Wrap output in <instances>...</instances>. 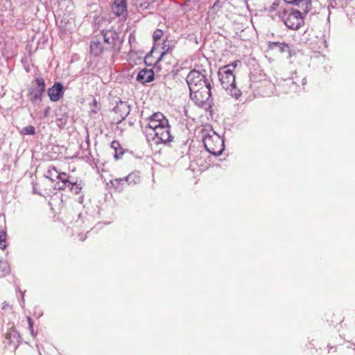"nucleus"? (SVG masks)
<instances>
[{"label": "nucleus", "instance_id": "1", "mask_svg": "<svg viewBox=\"0 0 355 355\" xmlns=\"http://www.w3.org/2000/svg\"><path fill=\"white\" fill-rule=\"evenodd\" d=\"M190 96L196 104H202L211 95V71L204 69H193L187 76Z\"/></svg>", "mask_w": 355, "mask_h": 355}, {"label": "nucleus", "instance_id": "2", "mask_svg": "<svg viewBox=\"0 0 355 355\" xmlns=\"http://www.w3.org/2000/svg\"><path fill=\"white\" fill-rule=\"evenodd\" d=\"M220 84L224 89L232 97L239 98L241 92L236 86L235 75L227 67H220L218 71Z\"/></svg>", "mask_w": 355, "mask_h": 355}, {"label": "nucleus", "instance_id": "3", "mask_svg": "<svg viewBox=\"0 0 355 355\" xmlns=\"http://www.w3.org/2000/svg\"><path fill=\"white\" fill-rule=\"evenodd\" d=\"M302 12L293 8L283 9L279 17L289 29L298 30L304 23Z\"/></svg>", "mask_w": 355, "mask_h": 355}, {"label": "nucleus", "instance_id": "4", "mask_svg": "<svg viewBox=\"0 0 355 355\" xmlns=\"http://www.w3.org/2000/svg\"><path fill=\"white\" fill-rule=\"evenodd\" d=\"M202 141L206 150L211 154L218 156L224 150L223 139L215 132L212 135L203 130L202 132Z\"/></svg>", "mask_w": 355, "mask_h": 355}, {"label": "nucleus", "instance_id": "5", "mask_svg": "<svg viewBox=\"0 0 355 355\" xmlns=\"http://www.w3.org/2000/svg\"><path fill=\"white\" fill-rule=\"evenodd\" d=\"M157 139L164 144L170 142L173 139L168 119L158 112H157Z\"/></svg>", "mask_w": 355, "mask_h": 355}, {"label": "nucleus", "instance_id": "6", "mask_svg": "<svg viewBox=\"0 0 355 355\" xmlns=\"http://www.w3.org/2000/svg\"><path fill=\"white\" fill-rule=\"evenodd\" d=\"M155 113H153L150 117V122L148 123L143 129V132L149 146L152 148L153 142L155 139Z\"/></svg>", "mask_w": 355, "mask_h": 355}, {"label": "nucleus", "instance_id": "7", "mask_svg": "<svg viewBox=\"0 0 355 355\" xmlns=\"http://www.w3.org/2000/svg\"><path fill=\"white\" fill-rule=\"evenodd\" d=\"M45 90V83L42 78H37L33 85L29 89V94L32 100L40 99Z\"/></svg>", "mask_w": 355, "mask_h": 355}, {"label": "nucleus", "instance_id": "8", "mask_svg": "<svg viewBox=\"0 0 355 355\" xmlns=\"http://www.w3.org/2000/svg\"><path fill=\"white\" fill-rule=\"evenodd\" d=\"M48 95L51 101L56 102L59 101L64 94V87L60 83H55L48 89Z\"/></svg>", "mask_w": 355, "mask_h": 355}, {"label": "nucleus", "instance_id": "9", "mask_svg": "<svg viewBox=\"0 0 355 355\" xmlns=\"http://www.w3.org/2000/svg\"><path fill=\"white\" fill-rule=\"evenodd\" d=\"M116 33L112 31H102L100 33L97 34L96 36L97 39L100 40L101 42H103V44H106L107 46L112 45L115 40Z\"/></svg>", "mask_w": 355, "mask_h": 355}, {"label": "nucleus", "instance_id": "10", "mask_svg": "<svg viewBox=\"0 0 355 355\" xmlns=\"http://www.w3.org/2000/svg\"><path fill=\"white\" fill-rule=\"evenodd\" d=\"M154 75L155 73L153 68H145L139 72L137 79L142 83H149L153 80Z\"/></svg>", "mask_w": 355, "mask_h": 355}, {"label": "nucleus", "instance_id": "11", "mask_svg": "<svg viewBox=\"0 0 355 355\" xmlns=\"http://www.w3.org/2000/svg\"><path fill=\"white\" fill-rule=\"evenodd\" d=\"M112 12L116 16H123L127 12L125 0H114L112 6Z\"/></svg>", "mask_w": 355, "mask_h": 355}, {"label": "nucleus", "instance_id": "12", "mask_svg": "<svg viewBox=\"0 0 355 355\" xmlns=\"http://www.w3.org/2000/svg\"><path fill=\"white\" fill-rule=\"evenodd\" d=\"M114 111L119 114L121 119H124L130 112V106L127 102L119 101L114 108Z\"/></svg>", "mask_w": 355, "mask_h": 355}, {"label": "nucleus", "instance_id": "13", "mask_svg": "<svg viewBox=\"0 0 355 355\" xmlns=\"http://www.w3.org/2000/svg\"><path fill=\"white\" fill-rule=\"evenodd\" d=\"M106 48L103 42H101L99 40L97 39V37L95 35L90 43V51L91 53L94 55H99L103 50Z\"/></svg>", "mask_w": 355, "mask_h": 355}, {"label": "nucleus", "instance_id": "14", "mask_svg": "<svg viewBox=\"0 0 355 355\" xmlns=\"http://www.w3.org/2000/svg\"><path fill=\"white\" fill-rule=\"evenodd\" d=\"M114 182L118 183L126 182L129 185H135L140 182V175L139 173L135 172L129 174L124 179H116Z\"/></svg>", "mask_w": 355, "mask_h": 355}, {"label": "nucleus", "instance_id": "15", "mask_svg": "<svg viewBox=\"0 0 355 355\" xmlns=\"http://www.w3.org/2000/svg\"><path fill=\"white\" fill-rule=\"evenodd\" d=\"M166 42L163 43V46H162L161 55L157 59V71L161 69V65L159 64L162 62L166 57H170L171 55L168 53V50L170 49V46L166 44Z\"/></svg>", "mask_w": 355, "mask_h": 355}, {"label": "nucleus", "instance_id": "16", "mask_svg": "<svg viewBox=\"0 0 355 355\" xmlns=\"http://www.w3.org/2000/svg\"><path fill=\"white\" fill-rule=\"evenodd\" d=\"M56 179L61 182V184H58V189L64 190L67 188L68 185H70L71 181L68 180L67 175L65 173H59V176H57Z\"/></svg>", "mask_w": 355, "mask_h": 355}, {"label": "nucleus", "instance_id": "17", "mask_svg": "<svg viewBox=\"0 0 355 355\" xmlns=\"http://www.w3.org/2000/svg\"><path fill=\"white\" fill-rule=\"evenodd\" d=\"M272 49H277L279 52H290V46L288 44L281 42H272L270 44Z\"/></svg>", "mask_w": 355, "mask_h": 355}, {"label": "nucleus", "instance_id": "18", "mask_svg": "<svg viewBox=\"0 0 355 355\" xmlns=\"http://www.w3.org/2000/svg\"><path fill=\"white\" fill-rule=\"evenodd\" d=\"M152 38H153V45L152 46V49L150 50V51L145 56V58H144V62L145 63L147 64V65H152V64H155V63L153 64L152 62L149 61V60L152 57V54L154 51V50L155 49V31H154L152 34Z\"/></svg>", "mask_w": 355, "mask_h": 355}, {"label": "nucleus", "instance_id": "19", "mask_svg": "<svg viewBox=\"0 0 355 355\" xmlns=\"http://www.w3.org/2000/svg\"><path fill=\"white\" fill-rule=\"evenodd\" d=\"M57 176H59V172L56 168L55 166H49L45 177L53 181L57 178Z\"/></svg>", "mask_w": 355, "mask_h": 355}, {"label": "nucleus", "instance_id": "20", "mask_svg": "<svg viewBox=\"0 0 355 355\" xmlns=\"http://www.w3.org/2000/svg\"><path fill=\"white\" fill-rule=\"evenodd\" d=\"M133 5L137 8L144 10L148 8L149 3L148 0H134Z\"/></svg>", "mask_w": 355, "mask_h": 355}, {"label": "nucleus", "instance_id": "21", "mask_svg": "<svg viewBox=\"0 0 355 355\" xmlns=\"http://www.w3.org/2000/svg\"><path fill=\"white\" fill-rule=\"evenodd\" d=\"M67 188H69L73 193L75 194L80 193L82 187L80 184H78L76 182H70V185L67 186Z\"/></svg>", "mask_w": 355, "mask_h": 355}, {"label": "nucleus", "instance_id": "22", "mask_svg": "<svg viewBox=\"0 0 355 355\" xmlns=\"http://www.w3.org/2000/svg\"><path fill=\"white\" fill-rule=\"evenodd\" d=\"M23 135H33L35 134V128L32 125H28L24 128L21 131Z\"/></svg>", "mask_w": 355, "mask_h": 355}, {"label": "nucleus", "instance_id": "23", "mask_svg": "<svg viewBox=\"0 0 355 355\" xmlns=\"http://www.w3.org/2000/svg\"><path fill=\"white\" fill-rule=\"evenodd\" d=\"M6 232H0V248L5 249L6 248Z\"/></svg>", "mask_w": 355, "mask_h": 355}, {"label": "nucleus", "instance_id": "24", "mask_svg": "<svg viewBox=\"0 0 355 355\" xmlns=\"http://www.w3.org/2000/svg\"><path fill=\"white\" fill-rule=\"evenodd\" d=\"M99 110L100 108L96 100L94 99L92 103L91 104V112L94 113H97L99 111Z\"/></svg>", "mask_w": 355, "mask_h": 355}, {"label": "nucleus", "instance_id": "25", "mask_svg": "<svg viewBox=\"0 0 355 355\" xmlns=\"http://www.w3.org/2000/svg\"><path fill=\"white\" fill-rule=\"evenodd\" d=\"M240 64L241 62L239 60H236L231 64L223 66V67H227V69H230V71H233V70L237 67V65Z\"/></svg>", "mask_w": 355, "mask_h": 355}, {"label": "nucleus", "instance_id": "26", "mask_svg": "<svg viewBox=\"0 0 355 355\" xmlns=\"http://www.w3.org/2000/svg\"><path fill=\"white\" fill-rule=\"evenodd\" d=\"M28 322L31 334L33 336V323L30 317H28Z\"/></svg>", "mask_w": 355, "mask_h": 355}, {"label": "nucleus", "instance_id": "27", "mask_svg": "<svg viewBox=\"0 0 355 355\" xmlns=\"http://www.w3.org/2000/svg\"><path fill=\"white\" fill-rule=\"evenodd\" d=\"M279 0H276L275 1H274L271 6V9L272 10H276L277 7L279 6Z\"/></svg>", "mask_w": 355, "mask_h": 355}, {"label": "nucleus", "instance_id": "28", "mask_svg": "<svg viewBox=\"0 0 355 355\" xmlns=\"http://www.w3.org/2000/svg\"><path fill=\"white\" fill-rule=\"evenodd\" d=\"M119 146V143L116 141H113L111 144V147L116 150L117 148Z\"/></svg>", "mask_w": 355, "mask_h": 355}, {"label": "nucleus", "instance_id": "29", "mask_svg": "<svg viewBox=\"0 0 355 355\" xmlns=\"http://www.w3.org/2000/svg\"><path fill=\"white\" fill-rule=\"evenodd\" d=\"M162 34V31L161 30L157 29V35H156L157 41L158 40L159 37H161Z\"/></svg>", "mask_w": 355, "mask_h": 355}, {"label": "nucleus", "instance_id": "30", "mask_svg": "<svg viewBox=\"0 0 355 355\" xmlns=\"http://www.w3.org/2000/svg\"><path fill=\"white\" fill-rule=\"evenodd\" d=\"M306 80L305 78H303L300 81V84L303 86V85H306Z\"/></svg>", "mask_w": 355, "mask_h": 355}, {"label": "nucleus", "instance_id": "31", "mask_svg": "<svg viewBox=\"0 0 355 355\" xmlns=\"http://www.w3.org/2000/svg\"><path fill=\"white\" fill-rule=\"evenodd\" d=\"M3 5H2V2L0 0V15H1V13L3 12Z\"/></svg>", "mask_w": 355, "mask_h": 355}, {"label": "nucleus", "instance_id": "32", "mask_svg": "<svg viewBox=\"0 0 355 355\" xmlns=\"http://www.w3.org/2000/svg\"><path fill=\"white\" fill-rule=\"evenodd\" d=\"M1 265H3L5 267H6V263L0 262V267H1Z\"/></svg>", "mask_w": 355, "mask_h": 355}, {"label": "nucleus", "instance_id": "33", "mask_svg": "<svg viewBox=\"0 0 355 355\" xmlns=\"http://www.w3.org/2000/svg\"><path fill=\"white\" fill-rule=\"evenodd\" d=\"M218 1H216V3H214V4L213 5V8H215L218 5Z\"/></svg>", "mask_w": 355, "mask_h": 355}, {"label": "nucleus", "instance_id": "34", "mask_svg": "<svg viewBox=\"0 0 355 355\" xmlns=\"http://www.w3.org/2000/svg\"><path fill=\"white\" fill-rule=\"evenodd\" d=\"M80 241H84L85 239V238H84L83 236H80V239H79Z\"/></svg>", "mask_w": 355, "mask_h": 355}, {"label": "nucleus", "instance_id": "35", "mask_svg": "<svg viewBox=\"0 0 355 355\" xmlns=\"http://www.w3.org/2000/svg\"><path fill=\"white\" fill-rule=\"evenodd\" d=\"M293 83H295V84H298V80H295L293 82Z\"/></svg>", "mask_w": 355, "mask_h": 355}, {"label": "nucleus", "instance_id": "36", "mask_svg": "<svg viewBox=\"0 0 355 355\" xmlns=\"http://www.w3.org/2000/svg\"><path fill=\"white\" fill-rule=\"evenodd\" d=\"M2 268H3V270H6V267L5 266H2Z\"/></svg>", "mask_w": 355, "mask_h": 355}]
</instances>
